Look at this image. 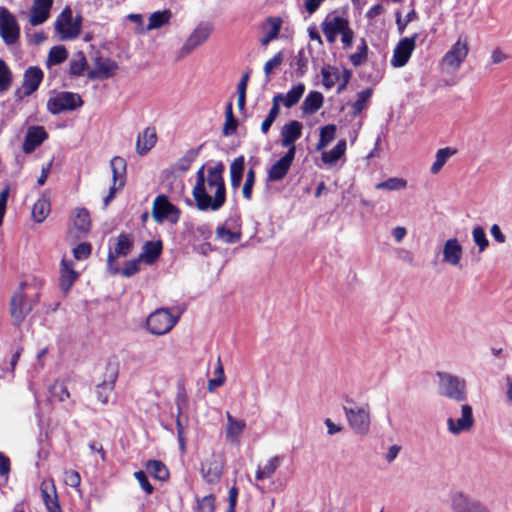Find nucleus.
I'll return each instance as SVG.
<instances>
[{"label": "nucleus", "mask_w": 512, "mask_h": 512, "mask_svg": "<svg viewBox=\"0 0 512 512\" xmlns=\"http://www.w3.org/2000/svg\"><path fill=\"white\" fill-rule=\"evenodd\" d=\"M224 171L225 166L221 161L209 167L206 173L204 164L197 170L192 196L198 210L217 211L223 207L226 202Z\"/></svg>", "instance_id": "1"}, {"label": "nucleus", "mask_w": 512, "mask_h": 512, "mask_svg": "<svg viewBox=\"0 0 512 512\" xmlns=\"http://www.w3.org/2000/svg\"><path fill=\"white\" fill-rule=\"evenodd\" d=\"M28 288L26 282H21L11 297L10 315L15 326H20L39 302V292L29 294L26 291Z\"/></svg>", "instance_id": "2"}, {"label": "nucleus", "mask_w": 512, "mask_h": 512, "mask_svg": "<svg viewBox=\"0 0 512 512\" xmlns=\"http://www.w3.org/2000/svg\"><path fill=\"white\" fill-rule=\"evenodd\" d=\"M226 458L222 452L211 451L200 461V474L203 481L210 485L218 484L224 474Z\"/></svg>", "instance_id": "3"}, {"label": "nucleus", "mask_w": 512, "mask_h": 512, "mask_svg": "<svg viewBox=\"0 0 512 512\" xmlns=\"http://www.w3.org/2000/svg\"><path fill=\"white\" fill-rule=\"evenodd\" d=\"M178 320L179 316H173L169 309L159 308L149 314L146 327L151 334L161 336L171 331Z\"/></svg>", "instance_id": "4"}, {"label": "nucleus", "mask_w": 512, "mask_h": 512, "mask_svg": "<svg viewBox=\"0 0 512 512\" xmlns=\"http://www.w3.org/2000/svg\"><path fill=\"white\" fill-rule=\"evenodd\" d=\"M151 215L158 224H162L164 222L176 224L180 220L181 211L177 206L170 202L168 196L160 194L156 196L153 201Z\"/></svg>", "instance_id": "5"}, {"label": "nucleus", "mask_w": 512, "mask_h": 512, "mask_svg": "<svg viewBox=\"0 0 512 512\" xmlns=\"http://www.w3.org/2000/svg\"><path fill=\"white\" fill-rule=\"evenodd\" d=\"M437 376L439 377V392L441 395L458 402L466 400V383L464 380L443 372H438Z\"/></svg>", "instance_id": "6"}, {"label": "nucleus", "mask_w": 512, "mask_h": 512, "mask_svg": "<svg viewBox=\"0 0 512 512\" xmlns=\"http://www.w3.org/2000/svg\"><path fill=\"white\" fill-rule=\"evenodd\" d=\"M82 17L73 20L72 10L66 6L55 21V30L60 34L61 40L75 39L81 31Z\"/></svg>", "instance_id": "7"}, {"label": "nucleus", "mask_w": 512, "mask_h": 512, "mask_svg": "<svg viewBox=\"0 0 512 512\" xmlns=\"http://www.w3.org/2000/svg\"><path fill=\"white\" fill-rule=\"evenodd\" d=\"M84 102L77 93L63 91L51 97L47 101V110L57 115L65 111H73L83 106Z\"/></svg>", "instance_id": "8"}, {"label": "nucleus", "mask_w": 512, "mask_h": 512, "mask_svg": "<svg viewBox=\"0 0 512 512\" xmlns=\"http://www.w3.org/2000/svg\"><path fill=\"white\" fill-rule=\"evenodd\" d=\"M0 37L8 46L17 43L20 38V25L5 6H0Z\"/></svg>", "instance_id": "9"}, {"label": "nucleus", "mask_w": 512, "mask_h": 512, "mask_svg": "<svg viewBox=\"0 0 512 512\" xmlns=\"http://www.w3.org/2000/svg\"><path fill=\"white\" fill-rule=\"evenodd\" d=\"M119 374V363L116 359L109 360L105 366L104 378L96 386V395L102 404H107Z\"/></svg>", "instance_id": "10"}, {"label": "nucleus", "mask_w": 512, "mask_h": 512, "mask_svg": "<svg viewBox=\"0 0 512 512\" xmlns=\"http://www.w3.org/2000/svg\"><path fill=\"white\" fill-rule=\"evenodd\" d=\"M469 45L466 38L461 37L451 46L441 59V65L446 70L455 71L460 68L461 64L468 56Z\"/></svg>", "instance_id": "11"}, {"label": "nucleus", "mask_w": 512, "mask_h": 512, "mask_svg": "<svg viewBox=\"0 0 512 512\" xmlns=\"http://www.w3.org/2000/svg\"><path fill=\"white\" fill-rule=\"evenodd\" d=\"M343 409L352 430L360 435L367 434L370 428L369 407L367 405L354 408L344 406Z\"/></svg>", "instance_id": "12"}, {"label": "nucleus", "mask_w": 512, "mask_h": 512, "mask_svg": "<svg viewBox=\"0 0 512 512\" xmlns=\"http://www.w3.org/2000/svg\"><path fill=\"white\" fill-rule=\"evenodd\" d=\"M44 78V73L38 66L28 67L23 74V81L21 89L15 92V95L20 99H24L32 95L39 88Z\"/></svg>", "instance_id": "13"}, {"label": "nucleus", "mask_w": 512, "mask_h": 512, "mask_svg": "<svg viewBox=\"0 0 512 512\" xmlns=\"http://www.w3.org/2000/svg\"><path fill=\"white\" fill-rule=\"evenodd\" d=\"M418 36L419 35L415 33L413 36L404 37L398 42V44L394 48L393 56L390 61L393 67L400 68L408 63L415 49L416 39L418 38Z\"/></svg>", "instance_id": "14"}, {"label": "nucleus", "mask_w": 512, "mask_h": 512, "mask_svg": "<svg viewBox=\"0 0 512 512\" xmlns=\"http://www.w3.org/2000/svg\"><path fill=\"white\" fill-rule=\"evenodd\" d=\"M296 154V148L288 149L287 152L278 159L275 163L271 165V167L267 171V180L270 182H277L283 180L294 161Z\"/></svg>", "instance_id": "15"}, {"label": "nucleus", "mask_w": 512, "mask_h": 512, "mask_svg": "<svg viewBox=\"0 0 512 512\" xmlns=\"http://www.w3.org/2000/svg\"><path fill=\"white\" fill-rule=\"evenodd\" d=\"M453 512H490L481 502L472 499L463 492H455L450 497Z\"/></svg>", "instance_id": "16"}, {"label": "nucleus", "mask_w": 512, "mask_h": 512, "mask_svg": "<svg viewBox=\"0 0 512 512\" xmlns=\"http://www.w3.org/2000/svg\"><path fill=\"white\" fill-rule=\"evenodd\" d=\"M474 422L472 407L469 404H463L461 406V417L457 419L449 417L447 419V428L450 433L458 435L462 432L470 431Z\"/></svg>", "instance_id": "17"}, {"label": "nucleus", "mask_w": 512, "mask_h": 512, "mask_svg": "<svg viewBox=\"0 0 512 512\" xmlns=\"http://www.w3.org/2000/svg\"><path fill=\"white\" fill-rule=\"evenodd\" d=\"M349 20L342 16L328 15L321 23V29L328 43L333 44L339 35L348 26Z\"/></svg>", "instance_id": "18"}, {"label": "nucleus", "mask_w": 512, "mask_h": 512, "mask_svg": "<svg viewBox=\"0 0 512 512\" xmlns=\"http://www.w3.org/2000/svg\"><path fill=\"white\" fill-rule=\"evenodd\" d=\"M211 28L208 25L200 24L190 34L180 50V57H185L194 49L203 44L210 36Z\"/></svg>", "instance_id": "19"}, {"label": "nucleus", "mask_w": 512, "mask_h": 512, "mask_svg": "<svg viewBox=\"0 0 512 512\" xmlns=\"http://www.w3.org/2000/svg\"><path fill=\"white\" fill-rule=\"evenodd\" d=\"M46 139H48V133L43 126L37 125L29 127L22 144L23 152L25 154H31Z\"/></svg>", "instance_id": "20"}, {"label": "nucleus", "mask_w": 512, "mask_h": 512, "mask_svg": "<svg viewBox=\"0 0 512 512\" xmlns=\"http://www.w3.org/2000/svg\"><path fill=\"white\" fill-rule=\"evenodd\" d=\"M53 0H34L30 8L29 23L32 26L43 24L49 19Z\"/></svg>", "instance_id": "21"}, {"label": "nucleus", "mask_w": 512, "mask_h": 512, "mask_svg": "<svg viewBox=\"0 0 512 512\" xmlns=\"http://www.w3.org/2000/svg\"><path fill=\"white\" fill-rule=\"evenodd\" d=\"M78 277L79 273L75 271L73 261L63 258L60 263L59 287L64 295L70 291Z\"/></svg>", "instance_id": "22"}, {"label": "nucleus", "mask_w": 512, "mask_h": 512, "mask_svg": "<svg viewBox=\"0 0 512 512\" xmlns=\"http://www.w3.org/2000/svg\"><path fill=\"white\" fill-rule=\"evenodd\" d=\"M302 129V123L297 120L285 124L281 130V145L288 149L296 148L294 144L301 137Z\"/></svg>", "instance_id": "23"}, {"label": "nucleus", "mask_w": 512, "mask_h": 512, "mask_svg": "<svg viewBox=\"0 0 512 512\" xmlns=\"http://www.w3.org/2000/svg\"><path fill=\"white\" fill-rule=\"evenodd\" d=\"M118 65L114 60L109 58H97L95 62V69L88 72V78L94 79H108L112 77Z\"/></svg>", "instance_id": "24"}, {"label": "nucleus", "mask_w": 512, "mask_h": 512, "mask_svg": "<svg viewBox=\"0 0 512 512\" xmlns=\"http://www.w3.org/2000/svg\"><path fill=\"white\" fill-rule=\"evenodd\" d=\"M157 142V133L154 127H147L138 135L136 141V151L139 155H145Z\"/></svg>", "instance_id": "25"}, {"label": "nucleus", "mask_w": 512, "mask_h": 512, "mask_svg": "<svg viewBox=\"0 0 512 512\" xmlns=\"http://www.w3.org/2000/svg\"><path fill=\"white\" fill-rule=\"evenodd\" d=\"M112 170L113 185L123 188L126 182V161L120 156H115L110 161Z\"/></svg>", "instance_id": "26"}, {"label": "nucleus", "mask_w": 512, "mask_h": 512, "mask_svg": "<svg viewBox=\"0 0 512 512\" xmlns=\"http://www.w3.org/2000/svg\"><path fill=\"white\" fill-rule=\"evenodd\" d=\"M163 250L161 240L147 241L144 243L142 253L139 255L140 259L146 264H153L159 258Z\"/></svg>", "instance_id": "27"}, {"label": "nucleus", "mask_w": 512, "mask_h": 512, "mask_svg": "<svg viewBox=\"0 0 512 512\" xmlns=\"http://www.w3.org/2000/svg\"><path fill=\"white\" fill-rule=\"evenodd\" d=\"M462 256V247L458 243L457 239H449L446 241L443 249L444 261L451 265H457L460 262Z\"/></svg>", "instance_id": "28"}, {"label": "nucleus", "mask_w": 512, "mask_h": 512, "mask_svg": "<svg viewBox=\"0 0 512 512\" xmlns=\"http://www.w3.org/2000/svg\"><path fill=\"white\" fill-rule=\"evenodd\" d=\"M245 169V158L243 155L236 157L230 164V181L233 189H238Z\"/></svg>", "instance_id": "29"}, {"label": "nucleus", "mask_w": 512, "mask_h": 512, "mask_svg": "<svg viewBox=\"0 0 512 512\" xmlns=\"http://www.w3.org/2000/svg\"><path fill=\"white\" fill-rule=\"evenodd\" d=\"M324 97L318 91H311L302 103V111L305 114L312 115L316 113L323 105Z\"/></svg>", "instance_id": "30"}, {"label": "nucleus", "mask_w": 512, "mask_h": 512, "mask_svg": "<svg viewBox=\"0 0 512 512\" xmlns=\"http://www.w3.org/2000/svg\"><path fill=\"white\" fill-rule=\"evenodd\" d=\"M133 249V238L128 233H121L116 239L113 250H110L115 256L125 257Z\"/></svg>", "instance_id": "31"}, {"label": "nucleus", "mask_w": 512, "mask_h": 512, "mask_svg": "<svg viewBox=\"0 0 512 512\" xmlns=\"http://www.w3.org/2000/svg\"><path fill=\"white\" fill-rule=\"evenodd\" d=\"M145 468L147 472L159 481H167L170 473L167 466L160 460H149L147 461Z\"/></svg>", "instance_id": "32"}, {"label": "nucleus", "mask_w": 512, "mask_h": 512, "mask_svg": "<svg viewBox=\"0 0 512 512\" xmlns=\"http://www.w3.org/2000/svg\"><path fill=\"white\" fill-rule=\"evenodd\" d=\"M40 490L47 512H62L55 487L52 486L51 492H49L47 487L41 484Z\"/></svg>", "instance_id": "33"}, {"label": "nucleus", "mask_w": 512, "mask_h": 512, "mask_svg": "<svg viewBox=\"0 0 512 512\" xmlns=\"http://www.w3.org/2000/svg\"><path fill=\"white\" fill-rule=\"evenodd\" d=\"M281 457L280 456H274L270 458L267 463L264 465V467H258L255 473L256 480H264L269 479L273 476V474L276 472L278 467L280 466Z\"/></svg>", "instance_id": "34"}, {"label": "nucleus", "mask_w": 512, "mask_h": 512, "mask_svg": "<svg viewBox=\"0 0 512 512\" xmlns=\"http://www.w3.org/2000/svg\"><path fill=\"white\" fill-rule=\"evenodd\" d=\"M346 151V140H339L338 143L329 151L323 152L322 161L326 164H335Z\"/></svg>", "instance_id": "35"}, {"label": "nucleus", "mask_w": 512, "mask_h": 512, "mask_svg": "<svg viewBox=\"0 0 512 512\" xmlns=\"http://www.w3.org/2000/svg\"><path fill=\"white\" fill-rule=\"evenodd\" d=\"M50 213V202L47 198H39L32 207V217L34 221L43 222Z\"/></svg>", "instance_id": "36"}, {"label": "nucleus", "mask_w": 512, "mask_h": 512, "mask_svg": "<svg viewBox=\"0 0 512 512\" xmlns=\"http://www.w3.org/2000/svg\"><path fill=\"white\" fill-rule=\"evenodd\" d=\"M74 227L82 234H87L91 228L90 213L86 208L76 210Z\"/></svg>", "instance_id": "37"}, {"label": "nucleus", "mask_w": 512, "mask_h": 512, "mask_svg": "<svg viewBox=\"0 0 512 512\" xmlns=\"http://www.w3.org/2000/svg\"><path fill=\"white\" fill-rule=\"evenodd\" d=\"M457 150L451 147L441 148L436 152V160L432 164L430 171L432 174H437L442 167L446 164L448 159L455 155Z\"/></svg>", "instance_id": "38"}, {"label": "nucleus", "mask_w": 512, "mask_h": 512, "mask_svg": "<svg viewBox=\"0 0 512 512\" xmlns=\"http://www.w3.org/2000/svg\"><path fill=\"white\" fill-rule=\"evenodd\" d=\"M267 23L270 25V30L261 38L260 42L263 46H266L278 37L283 21L280 17H268Z\"/></svg>", "instance_id": "39"}, {"label": "nucleus", "mask_w": 512, "mask_h": 512, "mask_svg": "<svg viewBox=\"0 0 512 512\" xmlns=\"http://www.w3.org/2000/svg\"><path fill=\"white\" fill-rule=\"evenodd\" d=\"M202 146L198 148H192L185 152V154L178 159L175 167L181 173H185L188 171L192 165V163L196 160L199 155L200 149Z\"/></svg>", "instance_id": "40"}, {"label": "nucleus", "mask_w": 512, "mask_h": 512, "mask_svg": "<svg viewBox=\"0 0 512 512\" xmlns=\"http://www.w3.org/2000/svg\"><path fill=\"white\" fill-rule=\"evenodd\" d=\"M304 91L305 85L299 83L293 86L292 89H290L285 96L283 95V100L280 101L283 102V104L286 107L291 108L299 102L302 95L304 94Z\"/></svg>", "instance_id": "41"}, {"label": "nucleus", "mask_w": 512, "mask_h": 512, "mask_svg": "<svg viewBox=\"0 0 512 512\" xmlns=\"http://www.w3.org/2000/svg\"><path fill=\"white\" fill-rule=\"evenodd\" d=\"M227 418V437L237 438L241 435L243 430L245 429V422L243 420H239L234 418L229 412L226 413Z\"/></svg>", "instance_id": "42"}, {"label": "nucleus", "mask_w": 512, "mask_h": 512, "mask_svg": "<svg viewBox=\"0 0 512 512\" xmlns=\"http://www.w3.org/2000/svg\"><path fill=\"white\" fill-rule=\"evenodd\" d=\"M87 67V60L83 52H78L69 64V74L74 77L81 76Z\"/></svg>", "instance_id": "43"}, {"label": "nucleus", "mask_w": 512, "mask_h": 512, "mask_svg": "<svg viewBox=\"0 0 512 512\" xmlns=\"http://www.w3.org/2000/svg\"><path fill=\"white\" fill-rule=\"evenodd\" d=\"M372 93L373 90L371 88L364 89L358 93L357 99L352 105L353 116L359 115L365 109V107L367 106L368 102L372 97Z\"/></svg>", "instance_id": "44"}, {"label": "nucleus", "mask_w": 512, "mask_h": 512, "mask_svg": "<svg viewBox=\"0 0 512 512\" xmlns=\"http://www.w3.org/2000/svg\"><path fill=\"white\" fill-rule=\"evenodd\" d=\"M214 373H215L216 377L208 380L207 389L209 392H214L216 388L224 385L225 380H226L224 368H223L220 357H218V359H217Z\"/></svg>", "instance_id": "45"}, {"label": "nucleus", "mask_w": 512, "mask_h": 512, "mask_svg": "<svg viewBox=\"0 0 512 512\" xmlns=\"http://www.w3.org/2000/svg\"><path fill=\"white\" fill-rule=\"evenodd\" d=\"M407 181L403 178L398 177H390L385 181L379 182L375 185L377 190H388V191H398L406 188Z\"/></svg>", "instance_id": "46"}, {"label": "nucleus", "mask_w": 512, "mask_h": 512, "mask_svg": "<svg viewBox=\"0 0 512 512\" xmlns=\"http://www.w3.org/2000/svg\"><path fill=\"white\" fill-rule=\"evenodd\" d=\"M322 83L327 89L334 87L336 82L339 80V72L337 68L326 65L321 69Z\"/></svg>", "instance_id": "47"}, {"label": "nucleus", "mask_w": 512, "mask_h": 512, "mask_svg": "<svg viewBox=\"0 0 512 512\" xmlns=\"http://www.w3.org/2000/svg\"><path fill=\"white\" fill-rule=\"evenodd\" d=\"M336 126L329 124L321 128L319 141L316 146V150L320 151L324 149L328 144L335 138Z\"/></svg>", "instance_id": "48"}, {"label": "nucleus", "mask_w": 512, "mask_h": 512, "mask_svg": "<svg viewBox=\"0 0 512 512\" xmlns=\"http://www.w3.org/2000/svg\"><path fill=\"white\" fill-rule=\"evenodd\" d=\"M12 81L13 75L11 69L3 59H0V93L8 91Z\"/></svg>", "instance_id": "49"}, {"label": "nucleus", "mask_w": 512, "mask_h": 512, "mask_svg": "<svg viewBox=\"0 0 512 512\" xmlns=\"http://www.w3.org/2000/svg\"><path fill=\"white\" fill-rule=\"evenodd\" d=\"M216 236L227 244H234L241 240V231H230L224 225L218 226L216 229Z\"/></svg>", "instance_id": "50"}, {"label": "nucleus", "mask_w": 512, "mask_h": 512, "mask_svg": "<svg viewBox=\"0 0 512 512\" xmlns=\"http://www.w3.org/2000/svg\"><path fill=\"white\" fill-rule=\"evenodd\" d=\"M171 12L169 10L156 11L149 17L148 29H157L167 24L170 20Z\"/></svg>", "instance_id": "51"}, {"label": "nucleus", "mask_w": 512, "mask_h": 512, "mask_svg": "<svg viewBox=\"0 0 512 512\" xmlns=\"http://www.w3.org/2000/svg\"><path fill=\"white\" fill-rule=\"evenodd\" d=\"M68 57V52L66 48L62 45L53 46L47 57L48 65H57L64 62Z\"/></svg>", "instance_id": "52"}, {"label": "nucleus", "mask_w": 512, "mask_h": 512, "mask_svg": "<svg viewBox=\"0 0 512 512\" xmlns=\"http://www.w3.org/2000/svg\"><path fill=\"white\" fill-rule=\"evenodd\" d=\"M215 500H216V498L213 494H209V495L203 496L201 498L196 497L195 511L196 512H215V510H216Z\"/></svg>", "instance_id": "53"}, {"label": "nucleus", "mask_w": 512, "mask_h": 512, "mask_svg": "<svg viewBox=\"0 0 512 512\" xmlns=\"http://www.w3.org/2000/svg\"><path fill=\"white\" fill-rule=\"evenodd\" d=\"M368 56V46L366 41L362 39L361 44L357 48V52L350 55V61L354 67L362 65Z\"/></svg>", "instance_id": "54"}, {"label": "nucleus", "mask_w": 512, "mask_h": 512, "mask_svg": "<svg viewBox=\"0 0 512 512\" xmlns=\"http://www.w3.org/2000/svg\"><path fill=\"white\" fill-rule=\"evenodd\" d=\"M255 179H256L255 170L253 168H250L247 171L246 179H245V182H244V185L242 188V194L246 200H251V198H252V191H253V186L255 184Z\"/></svg>", "instance_id": "55"}, {"label": "nucleus", "mask_w": 512, "mask_h": 512, "mask_svg": "<svg viewBox=\"0 0 512 512\" xmlns=\"http://www.w3.org/2000/svg\"><path fill=\"white\" fill-rule=\"evenodd\" d=\"M472 236L475 244L479 247V251L483 252L489 245L484 229L480 226L474 227Z\"/></svg>", "instance_id": "56"}, {"label": "nucleus", "mask_w": 512, "mask_h": 512, "mask_svg": "<svg viewBox=\"0 0 512 512\" xmlns=\"http://www.w3.org/2000/svg\"><path fill=\"white\" fill-rule=\"evenodd\" d=\"M141 261L140 257L126 261L120 273L127 278L137 274L140 270Z\"/></svg>", "instance_id": "57"}, {"label": "nucleus", "mask_w": 512, "mask_h": 512, "mask_svg": "<svg viewBox=\"0 0 512 512\" xmlns=\"http://www.w3.org/2000/svg\"><path fill=\"white\" fill-rule=\"evenodd\" d=\"M92 252V246L88 242H82L73 249V256L76 260L87 259Z\"/></svg>", "instance_id": "58"}, {"label": "nucleus", "mask_w": 512, "mask_h": 512, "mask_svg": "<svg viewBox=\"0 0 512 512\" xmlns=\"http://www.w3.org/2000/svg\"><path fill=\"white\" fill-rule=\"evenodd\" d=\"M282 62H283V54H282V52H278L264 64L263 70L268 79H269V75L271 74L273 69L280 66L282 64Z\"/></svg>", "instance_id": "59"}, {"label": "nucleus", "mask_w": 512, "mask_h": 512, "mask_svg": "<svg viewBox=\"0 0 512 512\" xmlns=\"http://www.w3.org/2000/svg\"><path fill=\"white\" fill-rule=\"evenodd\" d=\"M51 393L54 397L58 398L59 401H65L70 397V393L64 383L56 382L51 388Z\"/></svg>", "instance_id": "60"}, {"label": "nucleus", "mask_w": 512, "mask_h": 512, "mask_svg": "<svg viewBox=\"0 0 512 512\" xmlns=\"http://www.w3.org/2000/svg\"><path fill=\"white\" fill-rule=\"evenodd\" d=\"M134 477L137 479L141 488L145 491L146 494H152L154 491V487L149 482L148 477L144 471H136L134 473Z\"/></svg>", "instance_id": "61"}, {"label": "nucleus", "mask_w": 512, "mask_h": 512, "mask_svg": "<svg viewBox=\"0 0 512 512\" xmlns=\"http://www.w3.org/2000/svg\"><path fill=\"white\" fill-rule=\"evenodd\" d=\"M188 397L184 387L178 389L175 404L178 414H183L184 409L187 407Z\"/></svg>", "instance_id": "62"}, {"label": "nucleus", "mask_w": 512, "mask_h": 512, "mask_svg": "<svg viewBox=\"0 0 512 512\" xmlns=\"http://www.w3.org/2000/svg\"><path fill=\"white\" fill-rule=\"evenodd\" d=\"M294 65L296 69V74L299 77H302L307 70V59L303 51H299L298 54L296 55Z\"/></svg>", "instance_id": "63"}, {"label": "nucleus", "mask_w": 512, "mask_h": 512, "mask_svg": "<svg viewBox=\"0 0 512 512\" xmlns=\"http://www.w3.org/2000/svg\"><path fill=\"white\" fill-rule=\"evenodd\" d=\"M65 483L70 487L76 488L81 483L80 474L75 470H68L65 472Z\"/></svg>", "instance_id": "64"}]
</instances>
